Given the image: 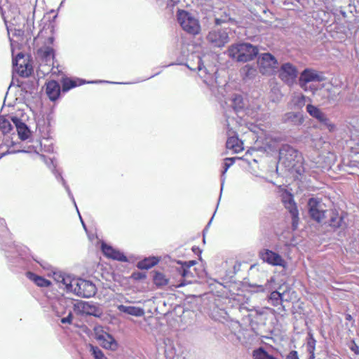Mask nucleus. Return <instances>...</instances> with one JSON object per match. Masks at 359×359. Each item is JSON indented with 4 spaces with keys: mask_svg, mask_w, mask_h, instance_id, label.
<instances>
[{
    "mask_svg": "<svg viewBox=\"0 0 359 359\" xmlns=\"http://www.w3.org/2000/svg\"><path fill=\"white\" fill-rule=\"evenodd\" d=\"M46 94L50 100L54 101L57 100L60 94V87L55 81H50L46 84Z\"/></svg>",
    "mask_w": 359,
    "mask_h": 359,
    "instance_id": "bb28decb",
    "label": "nucleus"
},
{
    "mask_svg": "<svg viewBox=\"0 0 359 359\" xmlns=\"http://www.w3.org/2000/svg\"><path fill=\"white\" fill-rule=\"evenodd\" d=\"M341 13L344 17H346V12L341 11Z\"/></svg>",
    "mask_w": 359,
    "mask_h": 359,
    "instance_id": "13d9d810",
    "label": "nucleus"
},
{
    "mask_svg": "<svg viewBox=\"0 0 359 359\" xmlns=\"http://www.w3.org/2000/svg\"><path fill=\"white\" fill-rule=\"evenodd\" d=\"M351 349L352 351H353L355 354H359V347L354 344L351 347Z\"/></svg>",
    "mask_w": 359,
    "mask_h": 359,
    "instance_id": "09e8293b",
    "label": "nucleus"
},
{
    "mask_svg": "<svg viewBox=\"0 0 359 359\" xmlns=\"http://www.w3.org/2000/svg\"><path fill=\"white\" fill-rule=\"evenodd\" d=\"M11 120L16 127V130L19 137L22 140H27L30 135V130L27 126V125L23 121H22V120H20L16 116H13L11 118Z\"/></svg>",
    "mask_w": 359,
    "mask_h": 359,
    "instance_id": "b1692460",
    "label": "nucleus"
},
{
    "mask_svg": "<svg viewBox=\"0 0 359 359\" xmlns=\"http://www.w3.org/2000/svg\"><path fill=\"white\" fill-rule=\"evenodd\" d=\"M235 162V158H226L224 159V162L223 163V170L222 172V177H221V190H220V194L219 198L222 196V193L223 191L224 184L225 181V177L224 175L227 172L228 169ZM220 198H219V201Z\"/></svg>",
    "mask_w": 359,
    "mask_h": 359,
    "instance_id": "7c9ffc66",
    "label": "nucleus"
},
{
    "mask_svg": "<svg viewBox=\"0 0 359 359\" xmlns=\"http://www.w3.org/2000/svg\"><path fill=\"white\" fill-rule=\"evenodd\" d=\"M163 344L165 359H184L182 356L176 355L174 345L170 339H167Z\"/></svg>",
    "mask_w": 359,
    "mask_h": 359,
    "instance_id": "cd10ccee",
    "label": "nucleus"
},
{
    "mask_svg": "<svg viewBox=\"0 0 359 359\" xmlns=\"http://www.w3.org/2000/svg\"><path fill=\"white\" fill-rule=\"evenodd\" d=\"M98 81H91L90 83H97Z\"/></svg>",
    "mask_w": 359,
    "mask_h": 359,
    "instance_id": "680f3d73",
    "label": "nucleus"
},
{
    "mask_svg": "<svg viewBox=\"0 0 359 359\" xmlns=\"http://www.w3.org/2000/svg\"><path fill=\"white\" fill-rule=\"evenodd\" d=\"M285 293L286 290H283L282 287H280L278 290L271 292L268 296L269 303L273 306H280V308L278 309H281L283 311H285V306L283 305V302L284 301Z\"/></svg>",
    "mask_w": 359,
    "mask_h": 359,
    "instance_id": "412c9836",
    "label": "nucleus"
},
{
    "mask_svg": "<svg viewBox=\"0 0 359 359\" xmlns=\"http://www.w3.org/2000/svg\"><path fill=\"white\" fill-rule=\"evenodd\" d=\"M213 217H214V215L211 217V219H210V220L209 221V222H208V225H207L206 228H208V227L210 226V223L212 222V219H213Z\"/></svg>",
    "mask_w": 359,
    "mask_h": 359,
    "instance_id": "5fc2aeb1",
    "label": "nucleus"
},
{
    "mask_svg": "<svg viewBox=\"0 0 359 359\" xmlns=\"http://www.w3.org/2000/svg\"><path fill=\"white\" fill-rule=\"evenodd\" d=\"M177 21L182 29L192 35L199 34L201 25L198 20L189 12L184 10H178Z\"/></svg>",
    "mask_w": 359,
    "mask_h": 359,
    "instance_id": "6e6552de",
    "label": "nucleus"
},
{
    "mask_svg": "<svg viewBox=\"0 0 359 359\" xmlns=\"http://www.w3.org/2000/svg\"><path fill=\"white\" fill-rule=\"evenodd\" d=\"M281 201L285 208L288 210L292 218V227L293 230L297 229L299 224V210L297 203L294 200V196L285 190L281 194Z\"/></svg>",
    "mask_w": 359,
    "mask_h": 359,
    "instance_id": "f8f14e48",
    "label": "nucleus"
},
{
    "mask_svg": "<svg viewBox=\"0 0 359 359\" xmlns=\"http://www.w3.org/2000/svg\"><path fill=\"white\" fill-rule=\"evenodd\" d=\"M306 100V97L302 94L294 96L292 100L294 108L301 109L305 105Z\"/></svg>",
    "mask_w": 359,
    "mask_h": 359,
    "instance_id": "c9c22d12",
    "label": "nucleus"
},
{
    "mask_svg": "<svg viewBox=\"0 0 359 359\" xmlns=\"http://www.w3.org/2000/svg\"><path fill=\"white\" fill-rule=\"evenodd\" d=\"M74 304L72 300L66 298L58 299L52 303V309L57 316L61 317L62 323H72Z\"/></svg>",
    "mask_w": 359,
    "mask_h": 359,
    "instance_id": "39448f33",
    "label": "nucleus"
},
{
    "mask_svg": "<svg viewBox=\"0 0 359 359\" xmlns=\"http://www.w3.org/2000/svg\"><path fill=\"white\" fill-rule=\"evenodd\" d=\"M208 43L213 48H222L229 42L230 38L227 28L212 29L206 36Z\"/></svg>",
    "mask_w": 359,
    "mask_h": 359,
    "instance_id": "9b49d317",
    "label": "nucleus"
},
{
    "mask_svg": "<svg viewBox=\"0 0 359 359\" xmlns=\"http://www.w3.org/2000/svg\"><path fill=\"white\" fill-rule=\"evenodd\" d=\"M90 350L95 359H108L99 348L91 346Z\"/></svg>",
    "mask_w": 359,
    "mask_h": 359,
    "instance_id": "37998d69",
    "label": "nucleus"
},
{
    "mask_svg": "<svg viewBox=\"0 0 359 359\" xmlns=\"http://www.w3.org/2000/svg\"><path fill=\"white\" fill-rule=\"evenodd\" d=\"M6 229L5 222L3 219L0 218V230L4 231Z\"/></svg>",
    "mask_w": 359,
    "mask_h": 359,
    "instance_id": "8fccbe9b",
    "label": "nucleus"
},
{
    "mask_svg": "<svg viewBox=\"0 0 359 359\" xmlns=\"http://www.w3.org/2000/svg\"><path fill=\"white\" fill-rule=\"evenodd\" d=\"M153 279H154V282L156 283V280H157V272H155L153 275Z\"/></svg>",
    "mask_w": 359,
    "mask_h": 359,
    "instance_id": "603ef678",
    "label": "nucleus"
},
{
    "mask_svg": "<svg viewBox=\"0 0 359 359\" xmlns=\"http://www.w3.org/2000/svg\"><path fill=\"white\" fill-rule=\"evenodd\" d=\"M284 123H290L291 124L299 126L304 121V116L301 112L290 111L284 114L283 116Z\"/></svg>",
    "mask_w": 359,
    "mask_h": 359,
    "instance_id": "a878e982",
    "label": "nucleus"
},
{
    "mask_svg": "<svg viewBox=\"0 0 359 359\" xmlns=\"http://www.w3.org/2000/svg\"><path fill=\"white\" fill-rule=\"evenodd\" d=\"M54 280L59 287L66 290L67 292L85 298L91 297L96 293V287L90 281L81 278H72L62 273H54Z\"/></svg>",
    "mask_w": 359,
    "mask_h": 359,
    "instance_id": "f257e3e1",
    "label": "nucleus"
},
{
    "mask_svg": "<svg viewBox=\"0 0 359 359\" xmlns=\"http://www.w3.org/2000/svg\"><path fill=\"white\" fill-rule=\"evenodd\" d=\"M324 80L323 74L311 68L304 69L300 74L298 79L299 87L305 92H310L309 83L322 81Z\"/></svg>",
    "mask_w": 359,
    "mask_h": 359,
    "instance_id": "4468645a",
    "label": "nucleus"
},
{
    "mask_svg": "<svg viewBox=\"0 0 359 359\" xmlns=\"http://www.w3.org/2000/svg\"><path fill=\"white\" fill-rule=\"evenodd\" d=\"M62 90L64 92H67L76 86H78L81 85L82 83H84L85 81H83L79 79L73 80L71 79L65 78V79H62Z\"/></svg>",
    "mask_w": 359,
    "mask_h": 359,
    "instance_id": "473e14b6",
    "label": "nucleus"
},
{
    "mask_svg": "<svg viewBox=\"0 0 359 359\" xmlns=\"http://www.w3.org/2000/svg\"><path fill=\"white\" fill-rule=\"evenodd\" d=\"M252 4L259 5L262 4V0H249Z\"/></svg>",
    "mask_w": 359,
    "mask_h": 359,
    "instance_id": "3c124183",
    "label": "nucleus"
},
{
    "mask_svg": "<svg viewBox=\"0 0 359 359\" xmlns=\"http://www.w3.org/2000/svg\"><path fill=\"white\" fill-rule=\"evenodd\" d=\"M27 276L39 287H48L50 284L49 280L32 272H28Z\"/></svg>",
    "mask_w": 359,
    "mask_h": 359,
    "instance_id": "2f4dec72",
    "label": "nucleus"
},
{
    "mask_svg": "<svg viewBox=\"0 0 359 359\" xmlns=\"http://www.w3.org/2000/svg\"><path fill=\"white\" fill-rule=\"evenodd\" d=\"M185 284H186L185 283L182 282V283L179 285V286H183V285H184Z\"/></svg>",
    "mask_w": 359,
    "mask_h": 359,
    "instance_id": "bf43d9fd",
    "label": "nucleus"
},
{
    "mask_svg": "<svg viewBox=\"0 0 359 359\" xmlns=\"http://www.w3.org/2000/svg\"><path fill=\"white\" fill-rule=\"evenodd\" d=\"M53 40H54L53 37H49V38H48V42H49L50 43H53Z\"/></svg>",
    "mask_w": 359,
    "mask_h": 359,
    "instance_id": "864d4df0",
    "label": "nucleus"
},
{
    "mask_svg": "<svg viewBox=\"0 0 359 359\" xmlns=\"http://www.w3.org/2000/svg\"><path fill=\"white\" fill-rule=\"evenodd\" d=\"M74 311L81 315L100 317L102 311L93 304L80 301L74 304Z\"/></svg>",
    "mask_w": 359,
    "mask_h": 359,
    "instance_id": "a211bd4d",
    "label": "nucleus"
},
{
    "mask_svg": "<svg viewBox=\"0 0 359 359\" xmlns=\"http://www.w3.org/2000/svg\"><path fill=\"white\" fill-rule=\"evenodd\" d=\"M316 341L314 339L313 334L309 332L307 342H306V348L307 351L310 354V358L312 359L314 358V351L316 349Z\"/></svg>",
    "mask_w": 359,
    "mask_h": 359,
    "instance_id": "f704fd0d",
    "label": "nucleus"
},
{
    "mask_svg": "<svg viewBox=\"0 0 359 359\" xmlns=\"http://www.w3.org/2000/svg\"><path fill=\"white\" fill-rule=\"evenodd\" d=\"M278 77L288 87H292L298 78L297 67L290 62L283 63L277 71Z\"/></svg>",
    "mask_w": 359,
    "mask_h": 359,
    "instance_id": "1a4fd4ad",
    "label": "nucleus"
},
{
    "mask_svg": "<svg viewBox=\"0 0 359 359\" xmlns=\"http://www.w3.org/2000/svg\"><path fill=\"white\" fill-rule=\"evenodd\" d=\"M58 177H60V181H61V182H62V185L64 186L65 189H66V191H67V194H68L69 197L71 198V200H72V202L74 203V206L76 207V210H77L78 213H79V210H78V208H77V205H76V201H75V200H74V196H73V194H72V192H71V191H70V189H69V186L67 184V183H66L65 180L63 179V177L61 176V175H60V174H58ZM79 217H80V219H81V223H82V225H83V228L85 229V230H86V225H85V224H84L83 221L82 220V218H81V215H80V214H79Z\"/></svg>",
    "mask_w": 359,
    "mask_h": 359,
    "instance_id": "4c0bfd02",
    "label": "nucleus"
},
{
    "mask_svg": "<svg viewBox=\"0 0 359 359\" xmlns=\"http://www.w3.org/2000/svg\"><path fill=\"white\" fill-rule=\"evenodd\" d=\"M259 257L264 262L271 266H278L286 268V261L277 252L269 250L263 249L259 252Z\"/></svg>",
    "mask_w": 359,
    "mask_h": 359,
    "instance_id": "f3484780",
    "label": "nucleus"
},
{
    "mask_svg": "<svg viewBox=\"0 0 359 359\" xmlns=\"http://www.w3.org/2000/svg\"><path fill=\"white\" fill-rule=\"evenodd\" d=\"M153 319L152 318H148L147 320H146V322H148V327H144V330L146 332H147L148 333H151L152 332L153 330L152 328L150 327V322Z\"/></svg>",
    "mask_w": 359,
    "mask_h": 359,
    "instance_id": "de8ad7c7",
    "label": "nucleus"
},
{
    "mask_svg": "<svg viewBox=\"0 0 359 359\" xmlns=\"http://www.w3.org/2000/svg\"><path fill=\"white\" fill-rule=\"evenodd\" d=\"M226 118V126L227 129L228 138L226 142V148L232 149L235 153H238L243 150V142L238 137L236 132L233 130L231 126V123L235 121V118L228 114V111L224 112Z\"/></svg>",
    "mask_w": 359,
    "mask_h": 359,
    "instance_id": "9d476101",
    "label": "nucleus"
},
{
    "mask_svg": "<svg viewBox=\"0 0 359 359\" xmlns=\"http://www.w3.org/2000/svg\"><path fill=\"white\" fill-rule=\"evenodd\" d=\"M346 215L347 214L344 212L339 213V212L335 209L329 210L327 217L326 218L327 219H325L323 223L327 224L334 230L338 229H345L347 227V224L344 221V218Z\"/></svg>",
    "mask_w": 359,
    "mask_h": 359,
    "instance_id": "dca6fc26",
    "label": "nucleus"
},
{
    "mask_svg": "<svg viewBox=\"0 0 359 359\" xmlns=\"http://www.w3.org/2000/svg\"><path fill=\"white\" fill-rule=\"evenodd\" d=\"M102 251L109 258L121 262L127 261L126 257L122 252L104 243H102Z\"/></svg>",
    "mask_w": 359,
    "mask_h": 359,
    "instance_id": "5701e85b",
    "label": "nucleus"
},
{
    "mask_svg": "<svg viewBox=\"0 0 359 359\" xmlns=\"http://www.w3.org/2000/svg\"><path fill=\"white\" fill-rule=\"evenodd\" d=\"M12 128L11 123L9 120L4 116H0V130L4 133H7Z\"/></svg>",
    "mask_w": 359,
    "mask_h": 359,
    "instance_id": "ea45409f",
    "label": "nucleus"
},
{
    "mask_svg": "<svg viewBox=\"0 0 359 359\" xmlns=\"http://www.w3.org/2000/svg\"><path fill=\"white\" fill-rule=\"evenodd\" d=\"M157 264V258H146L137 263V267L140 269H149Z\"/></svg>",
    "mask_w": 359,
    "mask_h": 359,
    "instance_id": "72a5a7b5",
    "label": "nucleus"
},
{
    "mask_svg": "<svg viewBox=\"0 0 359 359\" xmlns=\"http://www.w3.org/2000/svg\"><path fill=\"white\" fill-rule=\"evenodd\" d=\"M302 159L301 153L289 144H283L279 149V163L287 169H294L300 175L304 170Z\"/></svg>",
    "mask_w": 359,
    "mask_h": 359,
    "instance_id": "7ed1b4c3",
    "label": "nucleus"
},
{
    "mask_svg": "<svg viewBox=\"0 0 359 359\" xmlns=\"http://www.w3.org/2000/svg\"><path fill=\"white\" fill-rule=\"evenodd\" d=\"M307 113L313 118L316 119L321 125L325 126L330 132L336 129V126L332 123L327 115L317 106L312 104L306 105Z\"/></svg>",
    "mask_w": 359,
    "mask_h": 359,
    "instance_id": "2eb2a0df",
    "label": "nucleus"
},
{
    "mask_svg": "<svg viewBox=\"0 0 359 359\" xmlns=\"http://www.w3.org/2000/svg\"><path fill=\"white\" fill-rule=\"evenodd\" d=\"M258 287L259 288V291H262L263 290V286L262 285H259Z\"/></svg>",
    "mask_w": 359,
    "mask_h": 359,
    "instance_id": "6e6d98bb",
    "label": "nucleus"
},
{
    "mask_svg": "<svg viewBox=\"0 0 359 359\" xmlns=\"http://www.w3.org/2000/svg\"><path fill=\"white\" fill-rule=\"evenodd\" d=\"M13 70L20 76L27 77L31 74L32 68L25 58L22 53H18L15 57L13 58Z\"/></svg>",
    "mask_w": 359,
    "mask_h": 359,
    "instance_id": "6ab92c4d",
    "label": "nucleus"
},
{
    "mask_svg": "<svg viewBox=\"0 0 359 359\" xmlns=\"http://www.w3.org/2000/svg\"><path fill=\"white\" fill-rule=\"evenodd\" d=\"M328 97L327 104H333L338 101L339 93L336 92L332 88L329 86Z\"/></svg>",
    "mask_w": 359,
    "mask_h": 359,
    "instance_id": "a19ab883",
    "label": "nucleus"
},
{
    "mask_svg": "<svg viewBox=\"0 0 359 359\" xmlns=\"http://www.w3.org/2000/svg\"><path fill=\"white\" fill-rule=\"evenodd\" d=\"M227 54L229 57L240 62H248L253 60L259 54V49L248 42H239L231 44Z\"/></svg>",
    "mask_w": 359,
    "mask_h": 359,
    "instance_id": "20e7f679",
    "label": "nucleus"
},
{
    "mask_svg": "<svg viewBox=\"0 0 359 359\" xmlns=\"http://www.w3.org/2000/svg\"><path fill=\"white\" fill-rule=\"evenodd\" d=\"M241 72L245 78H252L255 76L257 70L255 67L246 65L241 70Z\"/></svg>",
    "mask_w": 359,
    "mask_h": 359,
    "instance_id": "58836bf2",
    "label": "nucleus"
},
{
    "mask_svg": "<svg viewBox=\"0 0 359 359\" xmlns=\"http://www.w3.org/2000/svg\"><path fill=\"white\" fill-rule=\"evenodd\" d=\"M286 359H299L297 351H291L286 356Z\"/></svg>",
    "mask_w": 359,
    "mask_h": 359,
    "instance_id": "a18cd8bd",
    "label": "nucleus"
},
{
    "mask_svg": "<svg viewBox=\"0 0 359 359\" xmlns=\"http://www.w3.org/2000/svg\"><path fill=\"white\" fill-rule=\"evenodd\" d=\"M117 309L121 312L136 317H140L144 314V309L140 307L121 304L117 306Z\"/></svg>",
    "mask_w": 359,
    "mask_h": 359,
    "instance_id": "c85d7f7f",
    "label": "nucleus"
},
{
    "mask_svg": "<svg viewBox=\"0 0 359 359\" xmlns=\"http://www.w3.org/2000/svg\"><path fill=\"white\" fill-rule=\"evenodd\" d=\"M204 57L205 55L201 56L199 53H192L186 65L191 71H198L199 76L207 83V79L212 74L213 67L205 65Z\"/></svg>",
    "mask_w": 359,
    "mask_h": 359,
    "instance_id": "423d86ee",
    "label": "nucleus"
},
{
    "mask_svg": "<svg viewBox=\"0 0 359 359\" xmlns=\"http://www.w3.org/2000/svg\"><path fill=\"white\" fill-rule=\"evenodd\" d=\"M36 262H37L38 263H39V264H41V266H43V267H44V266L43 265V264H42V263H41V262H39V261H36Z\"/></svg>",
    "mask_w": 359,
    "mask_h": 359,
    "instance_id": "052dcab7",
    "label": "nucleus"
},
{
    "mask_svg": "<svg viewBox=\"0 0 359 359\" xmlns=\"http://www.w3.org/2000/svg\"><path fill=\"white\" fill-rule=\"evenodd\" d=\"M306 208L310 219L318 224L323 223L327 217L328 210L325 208V204L318 198H309Z\"/></svg>",
    "mask_w": 359,
    "mask_h": 359,
    "instance_id": "0eeeda50",
    "label": "nucleus"
},
{
    "mask_svg": "<svg viewBox=\"0 0 359 359\" xmlns=\"http://www.w3.org/2000/svg\"><path fill=\"white\" fill-rule=\"evenodd\" d=\"M259 72L262 75L270 76L278 69V60L270 53H264L258 56Z\"/></svg>",
    "mask_w": 359,
    "mask_h": 359,
    "instance_id": "ddd939ff",
    "label": "nucleus"
},
{
    "mask_svg": "<svg viewBox=\"0 0 359 359\" xmlns=\"http://www.w3.org/2000/svg\"><path fill=\"white\" fill-rule=\"evenodd\" d=\"M253 357L254 359H277L273 355H269V353L262 347L254 351Z\"/></svg>",
    "mask_w": 359,
    "mask_h": 359,
    "instance_id": "e433bc0d",
    "label": "nucleus"
},
{
    "mask_svg": "<svg viewBox=\"0 0 359 359\" xmlns=\"http://www.w3.org/2000/svg\"><path fill=\"white\" fill-rule=\"evenodd\" d=\"M345 319L347 321L351 322V327L355 326V320L351 314L346 313L345 315Z\"/></svg>",
    "mask_w": 359,
    "mask_h": 359,
    "instance_id": "49530a36",
    "label": "nucleus"
},
{
    "mask_svg": "<svg viewBox=\"0 0 359 359\" xmlns=\"http://www.w3.org/2000/svg\"><path fill=\"white\" fill-rule=\"evenodd\" d=\"M168 284V278L165 275L158 271V287Z\"/></svg>",
    "mask_w": 359,
    "mask_h": 359,
    "instance_id": "c03bdc74",
    "label": "nucleus"
},
{
    "mask_svg": "<svg viewBox=\"0 0 359 359\" xmlns=\"http://www.w3.org/2000/svg\"><path fill=\"white\" fill-rule=\"evenodd\" d=\"M233 21H234L233 19H232L229 15L225 12L220 17L215 18V23L216 25H221L222 24L231 22Z\"/></svg>",
    "mask_w": 359,
    "mask_h": 359,
    "instance_id": "79ce46f5",
    "label": "nucleus"
},
{
    "mask_svg": "<svg viewBox=\"0 0 359 359\" xmlns=\"http://www.w3.org/2000/svg\"><path fill=\"white\" fill-rule=\"evenodd\" d=\"M196 263V260L182 262L172 259L169 256H165L163 258L158 257V268H161L164 271L180 276L187 283H192V278H194L196 273L195 269L192 267Z\"/></svg>",
    "mask_w": 359,
    "mask_h": 359,
    "instance_id": "f03ea898",
    "label": "nucleus"
},
{
    "mask_svg": "<svg viewBox=\"0 0 359 359\" xmlns=\"http://www.w3.org/2000/svg\"><path fill=\"white\" fill-rule=\"evenodd\" d=\"M230 107L232 108L233 113L238 116V114L242 112L245 107L242 95L238 94L233 95L231 100Z\"/></svg>",
    "mask_w": 359,
    "mask_h": 359,
    "instance_id": "c756f323",
    "label": "nucleus"
},
{
    "mask_svg": "<svg viewBox=\"0 0 359 359\" xmlns=\"http://www.w3.org/2000/svg\"><path fill=\"white\" fill-rule=\"evenodd\" d=\"M124 302H126V303H131L132 302L129 301L127 299H124Z\"/></svg>",
    "mask_w": 359,
    "mask_h": 359,
    "instance_id": "4d7b16f0",
    "label": "nucleus"
},
{
    "mask_svg": "<svg viewBox=\"0 0 359 359\" xmlns=\"http://www.w3.org/2000/svg\"><path fill=\"white\" fill-rule=\"evenodd\" d=\"M310 92L323 104H327L329 86L325 84H310Z\"/></svg>",
    "mask_w": 359,
    "mask_h": 359,
    "instance_id": "4be33fe9",
    "label": "nucleus"
},
{
    "mask_svg": "<svg viewBox=\"0 0 359 359\" xmlns=\"http://www.w3.org/2000/svg\"><path fill=\"white\" fill-rule=\"evenodd\" d=\"M37 54L47 65L50 66L53 65L55 53L52 47L48 46H43L39 49Z\"/></svg>",
    "mask_w": 359,
    "mask_h": 359,
    "instance_id": "393cba45",
    "label": "nucleus"
},
{
    "mask_svg": "<svg viewBox=\"0 0 359 359\" xmlns=\"http://www.w3.org/2000/svg\"><path fill=\"white\" fill-rule=\"evenodd\" d=\"M96 339L100 341L103 348L114 351L118 347V344L114 338L101 328L95 329Z\"/></svg>",
    "mask_w": 359,
    "mask_h": 359,
    "instance_id": "aec40b11",
    "label": "nucleus"
}]
</instances>
